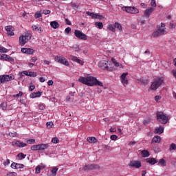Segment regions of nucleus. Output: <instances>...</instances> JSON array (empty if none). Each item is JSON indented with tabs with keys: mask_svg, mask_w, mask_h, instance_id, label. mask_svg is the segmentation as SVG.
Masks as SVG:
<instances>
[{
	"mask_svg": "<svg viewBox=\"0 0 176 176\" xmlns=\"http://www.w3.org/2000/svg\"><path fill=\"white\" fill-rule=\"evenodd\" d=\"M78 82L80 83H82V85H87V86H100V87H102L104 86V84L97 80L95 77H93L89 74H87L83 76H80L78 78Z\"/></svg>",
	"mask_w": 176,
	"mask_h": 176,
	"instance_id": "1",
	"label": "nucleus"
},
{
	"mask_svg": "<svg viewBox=\"0 0 176 176\" xmlns=\"http://www.w3.org/2000/svg\"><path fill=\"white\" fill-rule=\"evenodd\" d=\"M164 83V77H157L151 82L150 89L151 90H157L160 86H162Z\"/></svg>",
	"mask_w": 176,
	"mask_h": 176,
	"instance_id": "2",
	"label": "nucleus"
},
{
	"mask_svg": "<svg viewBox=\"0 0 176 176\" xmlns=\"http://www.w3.org/2000/svg\"><path fill=\"white\" fill-rule=\"evenodd\" d=\"M31 38H32V34L26 32L24 35H21L19 37V45L21 46H24L28 41H30Z\"/></svg>",
	"mask_w": 176,
	"mask_h": 176,
	"instance_id": "3",
	"label": "nucleus"
},
{
	"mask_svg": "<svg viewBox=\"0 0 176 176\" xmlns=\"http://www.w3.org/2000/svg\"><path fill=\"white\" fill-rule=\"evenodd\" d=\"M157 120L162 123V124H166L168 122V116L162 111H158L156 113Z\"/></svg>",
	"mask_w": 176,
	"mask_h": 176,
	"instance_id": "4",
	"label": "nucleus"
},
{
	"mask_svg": "<svg viewBox=\"0 0 176 176\" xmlns=\"http://www.w3.org/2000/svg\"><path fill=\"white\" fill-rule=\"evenodd\" d=\"M55 61L58 63L59 64H63V65H66V67L69 66V62L65 58L64 56H55Z\"/></svg>",
	"mask_w": 176,
	"mask_h": 176,
	"instance_id": "5",
	"label": "nucleus"
},
{
	"mask_svg": "<svg viewBox=\"0 0 176 176\" xmlns=\"http://www.w3.org/2000/svg\"><path fill=\"white\" fill-rule=\"evenodd\" d=\"M101 167L98 164H91L85 165L82 168L83 171H87V170H100Z\"/></svg>",
	"mask_w": 176,
	"mask_h": 176,
	"instance_id": "6",
	"label": "nucleus"
},
{
	"mask_svg": "<svg viewBox=\"0 0 176 176\" xmlns=\"http://www.w3.org/2000/svg\"><path fill=\"white\" fill-rule=\"evenodd\" d=\"M74 35L78 39H81L82 41H87V36L82 32L80 30H76L74 31Z\"/></svg>",
	"mask_w": 176,
	"mask_h": 176,
	"instance_id": "7",
	"label": "nucleus"
},
{
	"mask_svg": "<svg viewBox=\"0 0 176 176\" xmlns=\"http://www.w3.org/2000/svg\"><path fill=\"white\" fill-rule=\"evenodd\" d=\"M98 67L104 71H112V69H109L108 67V61L107 60H100L98 63Z\"/></svg>",
	"mask_w": 176,
	"mask_h": 176,
	"instance_id": "8",
	"label": "nucleus"
},
{
	"mask_svg": "<svg viewBox=\"0 0 176 176\" xmlns=\"http://www.w3.org/2000/svg\"><path fill=\"white\" fill-rule=\"evenodd\" d=\"M12 78L11 76L8 74L0 76V85H2V83H5L6 82H10Z\"/></svg>",
	"mask_w": 176,
	"mask_h": 176,
	"instance_id": "9",
	"label": "nucleus"
},
{
	"mask_svg": "<svg viewBox=\"0 0 176 176\" xmlns=\"http://www.w3.org/2000/svg\"><path fill=\"white\" fill-rule=\"evenodd\" d=\"M124 10L126 13H131V14H137V13L140 12V10L135 7H124Z\"/></svg>",
	"mask_w": 176,
	"mask_h": 176,
	"instance_id": "10",
	"label": "nucleus"
},
{
	"mask_svg": "<svg viewBox=\"0 0 176 176\" xmlns=\"http://www.w3.org/2000/svg\"><path fill=\"white\" fill-rule=\"evenodd\" d=\"M164 32H166L164 29L159 28L153 33V36L156 38L157 36H160L161 35H164Z\"/></svg>",
	"mask_w": 176,
	"mask_h": 176,
	"instance_id": "11",
	"label": "nucleus"
},
{
	"mask_svg": "<svg viewBox=\"0 0 176 176\" xmlns=\"http://www.w3.org/2000/svg\"><path fill=\"white\" fill-rule=\"evenodd\" d=\"M129 166H131V167H134L135 168H140V167L142 166V164L140 161H131Z\"/></svg>",
	"mask_w": 176,
	"mask_h": 176,
	"instance_id": "12",
	"label": "nucleus"
},
{
	"mask_svg": "<svg viewBox=\"0 0 176 176\" xmlns=\"http://www.w3.org/2000/svg\"><path fill=\"white\" fill-rule=\"evenodd\" d=\"M32 30L33 31H36V32H39V34L43 32V29H42V27H41V25H39L38 24L33 25L32 26Z\"/></svg>",
	"mask_w": 176,
	"mask_h": 176,
	"instance_id": "13",
	"label": "nucleus"
},
{
	"mask_svg": "<svg viewBox=\"0 0 176 176\" xmlns=\"http://www.w3.org/2000/svg\"><path fill=\"white\" fill-rule=\"evenodd\" d=\"M21 52L25 54H34V50L32 48H22Z\"/></svg>",
	"mask_w": 176,
	"mask_h": 176,
	"instance_id": "14",
	"label": "nucleus"
},
{
	"mask_svg": "<svg viewBox=\"0 0 176 176\" xmlns=\"http://www.w3.org/2000/svg\"><path fill=\"white\" fill-rule=\"evenodd\" d=\"M5 28L7 31L8 35H10V36H13V35H14V32H13V27L9 25V26H6Z\"/></svg>",
	"mask_w": 176,
	"mask_h": 176,
	"instance_id": "15",
	"label": "nucleus"
},
{
	"mask_svg": "<svg viewBox=\"0 0 176 176\" xmlns=\"http://www.w3.org/2000/svg\"><path fill=\"white\" fill-rule=\"evenodd\" d=\"M71 58L74 63H78V64H80V65H83L85 64V62L80 59H79L78 57L75 56H72Z\"/></svg>",
	"mask_w": 176,
	"mask_h": 176,
	"instance_id": "16",
	"label": "nucleus"
},
{
	"mask_svg": "<svg viewBox=\"0 0 176 176\" xmlns=\"http://www.w3.org/2000/svg\"><path fill=\"white\" fill-rule=\"evenodd\" d=\"M153 10H155V9L153 8H150L146 9L144 11L145 17H147L148 19H149V16H151V14L153 12Z\"/></svg>",
	"mask_w": 176,
	"mask_h": 176,
	"instance_id": "17",
	"label": "nucleus"
},
{
	"mask_svg": "<svg viewBox=\"0 0 176 176\" xmlns=\"http://www.w3.org/2000/svg\"><path fill=\"white\" fill-rule=\"evenodd\" d=\"M146 163H149V164H151V166H153V164H156V163H157V160L155 159V158H147L146 159Z\"/></svg>",
	"mask_w": 176,
	"mask_h": 176,
	"instance_id": "18",
	"label": "nucleus"
},
{
	"mask_svg": "<svg viewBox=\"0 0 176 176\" xmlns=\"http://www.w3.org/2000/svg\"><path fill=\"white\" fill-rule=\"evenodd\" d=\"M155 134H163L164 133V127L159 126L154 131Z\"/></svg>",
	"mask_w": 176,
	"mask_h": 176,
	"instance_id": "19",
	"label": "nucleus"
},
{
	"mask_svg": "<svg viewBox=\"0 0 176 176\" xmlns=\"http://www.w3.org/2000/svg\"><path fill=\"white\" fill-rule=\"evenodd\" d=\"M41 96H42V92L38 91L30 94V98H36V97H41Z\"/></svg>",
	"mask_w": 176,
	"mask_h": 176,
	"instance_id": "20",
	"label": "nucleus"
},
{
	"mask_svg": "<svg viewBox=\"0 0 176 176\" xmlns=\"http://www.w3.org/2000/svg\"><path fill=\"white\" fill-rule=\"evenodd\" d=\"M50 25L52 28H54V30H57L60 27V24H58V22L54 21L50 22Z\"/></svg>",
	"mask_w": 176,
	"mask_h": 176,
	"instance_id": "21",
	"label": "nucleus"
},
{
	"mask_svg": "<svg viewBox=\"0 0 176 176\" xmlns=\"http://www.w3.org/2000/svg\"><path fill=\"white\" fill-rule=\"evenodd\" d=\"M49 144H38L39 151H45V149H47L49 148Z\"/></svg>",
	"mask_w": 176,
	"mask_h": 176,
	"instance_id": "22",
	"label": "nucleus"
},
{
	"mask_svg": "<svg viewBox=\"0 0 176 176\" xmlns=\"http://www.w3.org/2000/svg\"><path fill=\"white\" fill-rule=\"evenodd\" d=\"M161 141L162 138H160V136H155L151 141V144H159V142H160Z\"/></svg>",
	"mask_w": 176,
	"mask_h": 176,
	"instance_id": "23",
	"label": "nucleus"
},
{
	"mask_svg": "<svg viewBox=\"0 0 176 176\" xmlns=\"http://www.w3.org/2000/svg\"><path fill=\"white\" fill-rule=\"evenodd\" d=\"M87 141L89 142V144H96L97 142V138L94 137H88Z\"/></svg>",
	"mask_w": 176,
	"mask_h": 176,
	"instance_id": "24",
	"label": "nucleus"
},
{
	"mask_svg": "<svg viewBox=\"0 0 176 176\" xmlns=\"http://www.w3.org/2000/svg\"><path fill=\"white\" fill-rule=\"evenodd\" d=\"M141 154L142 155V157H149L151 155L149 154V151L146 150L142 151Z\"/></svg>",
	"mask_w": 176,
	"mask_h": 176,
	"instance_id": "25",
	"label": "nucleus"
},
{
	"mask_svg": "<svg viewBox=\"0 0 176 176\" xmlns=\"http://www.w3.org/2000/svg\"><path fill=\"white\" fill-rule=\"evenodd\" d=\"M87 14L88 16H91V17H92V19H98V14H94L93 12H87Z\"/></svg>",
	"mask_w": 176,
	"mask_h": 176,
	"instance_id": "26",
	"label": "nucleus"
},
{
	"mask_svg": "<svg viewBox=\"0 0 176 176\" xmlns=\"http://www.w3.org/2000/svg\"><path fill=\"white\" fill-rule=\"evenodd\" d=\"M57 171H58V167L57 166L54 167L51 170L52 175L56 176L57 175Z\"/></svg>",
	"mask_w": 176,
	"mask_h": 176,
	"instance_id": "27",
	"label": "nucleus"
},
{
	"mask_svg": "<svg viewBox=\"0 0 176 176\" xmlns=\"http://www.w3.org/2000/svg\"><path fill=\"white\" fill-rule=\"evenodd\" d=\"M114 27H115V28H118V30L119 31H120L121 32L123 31V29H122V25H120V23H119L118 22H116L114 23Z\"/></svg>",
	"mask_w": 176,
	"mask_h": 176,
	"instance_id": "28",
	"label": "nucleus"
},
{
	"mask_svg": "<svg viewBox=\"0 0 176 176\" xmlns=\"http://www.w3.org/2000/svg\"><path fill=\"white\" fill-rule=\"evenodd\" d=\"M108 30H109V31H111L112 32H115V31H116V29L115 28V25H112V24H109L107 26Z\"/></svg>",
	"mask_w": 176,
	"mask_h": 176,
	"instance_id": "29",
	"label": "nucleus"
},
{
	"mask_svg": "<svg viewBox=\"0 0 176 176\" xmlns=\"http://www.w3.org/2000/svg\"><path fill=\"white\" fill-rule=\"evenodd\" d=\"M95 25L96 27H98L99 30H102V28H104V25L102 22H96Z\"/></svg>",
	"mask_w": 176,
	"mask_h": 176,
	"instance_id": "30",
	"label": "nucleus"
},
{
	"mask_svg": "<svg viewBox=\"0 0 176 176\" xmlns=\"http://www.w3.org/2000/svg\"><path fill=\"white\" fill-rule=\"evenodd\" d=\"M168 151L170 152L172 151H176V144L175 143H172L169 146Z\"/></svg>",
	"mask_w": 176,
	"mask_h": 176,
	"instance_id": "31",
	"label": "nucleus"
},
{
	"mask_svg": "<svg viewBox=\"0 0 176 176\" xmlns=\"http://www.w3.org/2000/svg\"><path fill=\"white\" fill-rule=\"evenodd\" d=\"M0 107L3 111H6L8 109V104L3 102L0 104Z\"/></svg>",
	"mask_w": 176,
	"mask_h": 176,
	"instance_id": "32",
	"label": "nucleus"
},
{
	"mask_svg": "<svg viewBox=\"0 0 176 176\" xmlns=\"http://www.w3.org/2000/svg\"><path fill=\"white\" fill-rule=\"evenodd\" d=\"M41 16H42V12H41V11L36 12L34 14L35 19H41Z\"/></svg>",
	"mask_w": 176,
	"mask_h": 176,
	"instance_id": "33",
	"label": "nucleus"
},
{
	"mask_svg": "<svg viewBox=\"0 0 176 176\" xmlns=\"http://www.w3.org/2000/svg\"><path fill=\"white\" fill-rule=\"evenodd\" d=\"M159 164H161V166H162L163 167H165V166H166V160H164V159H160L159 161Z\"/></svg>",
	"mask_w": 176,
	"mask_h": 176,
	"instance_id": "34",
	"label": "nucleus"
},
{
	"mask_svg": "<svg viewBox=\"0 0 176 176\" xmlns=\"http://www.w3.org/2000/svg\"><path fill=\"white\" fill-rule=\"evenodd\" d=\"M31 150L32 151H39V144L32 146Z\"/></svg>",
	"mask_w": 176,
	"mask_h": 176,
	"instance_id": "35",
	"label": "nucleus"
},
{
	"mask_svg": "<svg viewBox=\"0 0 176 176\" xmlns=\"http://www.w3.org/2000/svg\"><path fill=\"white\" fill-rule=\"evenodd\" d=\"M12 146H18L19 148V146H20V141L19 140H16L15 142H12Z\"/></svg>",
	"mask_w": 176,
	"mask_h": 176,
	"instance_id": "36",
	"label": "nucleus"
},
{
	"mask_svg": "<svg viewBox=\"0 0 176 176\" xmlns=\"http://www.w3.org/2000/svg\"><path fill=\"white\" fill-rule=\"evenodd\" d=\"M52 142L53 144H58L60 142V140H58V138L57 137H55V138H52Z\"/></svg>",
	"mask_w": 176,
	"mask_h": 176,
	"instance_id": "37",
	"label": "nucleus"
},
{
	"mask_svg": "<svg viewBox=\"0 0 176 176\" xmlns=\"http://www.w3.org/2000/svg\"><path fill=\"white\" fill-rule=\"evenodd\" d=\"M25 156H27V155H25L23 153L18 154V157H19L20 160H22V159H25Z\"/></svg>",
	"mask_w": 176,
	"mask_h": 176,
	"instance_id": "38",
	"label": "nucleus"
},
{
	"mask_svg": "<svg viewBox=\"0 0 176 176\" xmlns=\"http://www.w3.org/2000/svg\"><path fill=\"white\" fill-rule=\"evenodd\" d=\"M21 76H24V75H25L26 76H29L30 72L25 71V70L23 71V72H21Z\"/></svg>",
	"mask_w": 176,
	"mask_h": 176,
	"instance_id": "39",
	"label": "nucleus"
},
{
	"mask_svg": "<svg viewBox=\"0 0 176 176\" xmlns=\"http://www.w3.org/2000/svg\"><path fill=\"white\" fill-rule=\"evenodd\" d=\"M121 80V83H122V85H128L129 84V80L127 78H124L120 80Z\"/></svg>",
	"mask_w": 176,
	"mask_h": 176,
	"instance_id": "40",
	"label": "nucleus"
},
{
	"mask_svg": "<svg viewBox=\"0 0 176 176\" xmlns=\"http://www.w3.org/2000/svg\"><path fill=\"white\" fill-rule=\"evenodd\" d=\"M29 76L31 78H36V73L34 72H29Z\"/></svg>",
	"mask_w": 176,
	"mask_h": 176,
	"instance_id": "41",
	"label": "nucleus"
},
{
	"mask_svg": "<svg viewBox=\"0 0 176 176\" xmlns=\"http://www.w3.org/2000/svg\"><path fill=\"white\" fill-rule=\"evenodd\" d=\"M127 75H129V73H123L121 76L120 77V79L122 80V79H126L127 78Z\"/></svg>",
	"mask_w": 176,
	"mask_h": 176,
	"instance_id": "42",
	"label": "nucleus"
},
{
	"mask_svg": "<svg viewBox=\"0 0 176 176\" xmlns=\"http://www.w3.org/2000/svg\"><path fill=\"white\" fill-rule=\"evenodd\" d=\"M7 176H17V173L16 172H9L7 173Z\"/></svg>",
	"mask_w": 176,
	"mask_h": 176,
	"instance_id": "43",
	"label": "nucleus"
},
{
	"mask_svg": "<svg viewBox=\"0 0 176 176\" xmlns=\"http://www.w3.org/2000/svg\"><path fill=\"white\" fill-rule=\"evenodd\" d=\"M14 98H19V97H23V92L19 91L18 94L14 95Z\"/></svg>",
	"mask_w": 176,
	"mask_h": 176,
	"instance_id": "44",
	"label": "nucleus"
},
{
	"mask_svg": "<svg viewBox=\"0 0 176 176\" xmlns=\"http://www.w3.org/2000/svg\"><path fill=\"white\" fill-rule=\"evenodd\" d=\"M53 126H54L53 122H47V127L48 129H52L53 127Z\"/></svg>",
	"mask_w": 176,
	"mask_h": 176,
	"instance_id": "45",
	"label": "nucleus"
},
{
	"mask_svg": "<svg viewBox=\"0 0 176 176\" xmlns=\"http://www.w3.org/2000/svg\"><path fill=\"white\" fill-rule=\"evenodd\" d=\"M16 168H24V164H19V163H16Z\"/></svg>",
	"mask_w": 176,
	"mask_h": 176,
	"instance_id": "46",
	"label": "nucleus"
},
{
	"mask_svg": "<svg viewBox=\"0 0 176 176\" xmlns=\"http://www.w3.org/2000/svg\"><path fill=\"white\" fill-rule=\"evenodd\" d=\"M9 136L12 137V138L14 137H17V132H14V133L10 132L9 133Z\"/></svg>",
	"mask_w": 176,
	"mask_h": 176,
	"instance_id": "47",
	"label": "nucleus"
},
{
	"mask_svg": "<svg viewBox=\"0 0 176 176\" xmlns=\"http://www.w3.org/2000/svg\"><path fill=\"white\" fill-rule=\"evenodd\" d=\"M110 138L112 141H116V140H118V135H111Z\"/></svg>",
	"mask_w": 176,
	"mask_h": 176,
	"instance_id": "48",
	"label": "nucleus"
},
{
	"mask_svg": "<svg viewBox=\"0 0 176 176\" xmlns=\"http://www.w3.org/2000/svg\"><path fill=\"white\" fill-rule=\"evenodd\" d=\"M1 53H8L9 50L8 49L5 48L4 47H1V50H0Z\"/></svg>",
	"mask_w": 176,
	"mask_h": 176,
	"instance_id": "49",
	"label": "nucleus"
},
{
	"mask_svg": "<svg viewBox=\"0 0 176 176\" xmlns=\"http://www.w3.org/2000/svg\"><path fill=\"white\" fill-rule=\"evenodd\" d=\"M25 146H27V144L23 142H19V148H24Z\"/></svg>",
	"mask_w": 176,
	"mask_h": 176,
	"instance_id": "50",
	"label": "nucleus"
},
{
	"mask_svg": "<svg viewBox=\"0 0 176 176\" xmlns=\"http://www.w3.org/2000/svg\"><path fill=\"white\" fill-rule=\"evenodd\" d=\"M27 144H35V140L34 139H30V140H28L26 141Z\"/></svg>",
	"mask_w": 176,
	"mask_h": 176,
	"instance_id": "51",
	"label": "nucleus"
},
{
	"mask_svg": "<svg viewBox=\"0 0 176 176\" xmlns=\"http://www.w3.org/2000/svg\"><path fill=\"white\" fill-rule=\"evenodd\" d=\"M7 61H9V63H11V64H14V58L9 56L8 60Z\"/></svg>",
	"mask_w": 176,
	"mask_h": 176,
	"instance_id": "52",
	"label": "nucleus"
},
{
	"mask_svg": "<svg viewBox=\"0 0 176 176\" xmlns=\"http://www.w3.org/2000/svg\"><path fill=\"white\" fill-rule=\"evenodd\" d=\"M35 173L36 174H41V168L38 166L36 167Z\"/></svg>",
	"mask_w": 176,
	"mask_h": 176,
	"instance_id": "53",
	"label": "nucleus"
},
{
	"mask_svg": "<svg viewBox=\"0 0 176 176\" xmlns=\"http://www.w3.org/2000/svg\"><path fill=\"white\" fill-rule=\"evenodd\" d=\"M114 65L116 67H118L119 68H123V65L120 64V63L116 62L114 63Z\"/></svg>",
	"mask_w": 176,
	"mask_h": 176,
	"instance_id": "54",
	"label": "nucleus"
},
{
	"mask_svg": "<svg viewBox=\"0 0 176 176\" xmlns=\"http://www.w3.org/2000/svg\"><path fill=\"white\" fill-rule=\"evenodd\" d=\"M151 5L153 8H156V0H151Z\"/></svg>",
	"mask_w": 176,
	"mask_h": 176,
	"instance_id": "55",
	"label": "nucleus"
},
{
	"mask_svg": "<svg viewBox=\"0 0 176 176\" xmlns=\"http://www.w3.org/2000/svg\"><path fill=\"white\" fill-rule=\"evenodd\" d=\"M104 148L107 151H112V147L109 145H104Z\"/></svg>",
	"mask_w": 176,
	"mask_h": 176,
	"instance_id": "56",
	"label": "nucleus"
},
{
	"mask_svg": "<svg viewBox=\"0 0 176 176\" xmlns=\"http://www.w3.org/2000/svg\"><path fill=\"white\" fill-rule=\"evenodd\" d=\"M51 12H52L50 10H43V14H50Z\"/></svg>",
	"mask_w": 176,
	"mask_h": 176,
	"instance_id": "57",
	"label": "nucleus"
},
{
	"mask_svg": "<svg viewBox=\"0 0 176 176\" xmlns=\"http://www.w3.org/2000/svg\"><path fill=\"white\" fill-rule=\"evenodd\" d=\"M4 166H8V164H10V160L7 159L6 162H3Z\"/></svg>",
	"mask_w": 176,
	"mask_h": 176,
	"instance_id": "58",
	"label": "nucleus"
},
{
	"mask_svg": "<svg viewBox=\"0 0 176 176\" xmlns=\"http://www.w3.org/2000/svg\"><path fill=\"white\" fill-rule=\"evenodd\" d=\"M143 123L144 124H149V123H151V119L144 120Z\"/></svg>",
	"mask_w": 176,
	"mask_h": 176,
	"instance_id": "59",
	"label": "nucleus"
},
{
	"mask_svg": "<svg viewBox=\"0 0 176 176\" xmlns=\"http://www.w3.org/2000/svg\"><path fill=\"white\" fill-rule=\"evenodd\" d=\"M65 32H66V34H69V32H71V28L68 27L65 30Z\"/></svg>",
	"mask_w": 176,
	"mask_h": 176,
	"instance_id": "60",
	"label": "nucleus"
},
{
	"mask_svg": "<svg viewBox=\"0 0 176 176\" xmlns=\"http://www.w3.org/2000/svg\"><path fill=\"white\" fill-rule=\"evenodd\" d=\"M31 60H32V63H35L38 60V58L33 56Z\"/></svg>",
	"mask_w": 176,
	"mask_h": 176,
	"instance_id": "61",
	"label": "nucleus"
},
{
	"mask_svg": "<svg viewBox=\"0 0 176 176\" xmlns=\"http://www.w3.org/2000/svg\"><path fill=\"white\" fill-rule=\"evenodd\" d=\"M38 108H39V109H41V111H43V109H45V105H43V104H39V105H38Z\"/></svg>",
	"mask_w": 176,
	"mask_h": 176,
	"instance_id": "62",
	"label": "nucleus"
},
{
	"mask_svg": "<svg viewBox=\"0 0 176 176\" xmlns=\"http://www.w3.org/2000/svg\"><path fill=\"white\" fill-rule=\"evenodd\" d=\"M11 168H16V162H13L11 164Z\"/></svg>",
	"mask_w": 176,
	"mask_h": 176,
	"instance_id": "63",
	"label": "nucleus"
},
{
	"mask_svg": "<svg viewBox=\"0 0 176 176\" xmlns=\"http://www.w3.org/2000/svg\"><path fill=\"white\" fill-rule=\"evenodd\" d=\"M171 72H172L173 76H174V77L175 78V79H176V70H175V69H173Z\"/></svg>",
	"mask_w": 176,
	"mask_h": 176,
	"instance_id": "64",
	"label": "nucleus"
}]
</instances>
